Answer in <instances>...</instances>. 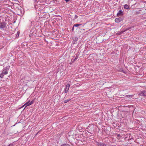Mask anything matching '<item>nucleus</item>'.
Returning a JSON list of instances; mask_svg holds the SVG:
<instances>
[{"mask_svg":"<svg viewBox=\"0 0 146 146\" xmlns=\"http://www.w3.org/2000/svg\"><path fill=\"white\" fill-rule=\"evenodd\" d=\"M9 70V69L7 68H4L2 71V73L4 74H7L8 73V71Z\"/></svg>","mask_w":146,"mask_h":146,"instance_id":"f257e3e1","label":"nucleus"},{"mask_svg":"<svg viewBox=\"0 0 146 146\" xmlns=\"http://www.w3.org/2000/svg\"><path fill=\"white\" fill-rule=\"evenodd\" d=\"M139 95L141 96H146V91L144 90L140 92L139 93Z\"/></svg>","mask_w":146,"mask_h":146,"instance_id":"f03ea898","label":"nucleus"},{"mask_svg":"<svg viewBox=\"0 0 146 146\" xmlns=\"http://www.w3.org/2000/svg\"><path fill=\"white\" fill-rule=\"evenodd\" d=\"M70 87V84H67L66 86V88L64 90L65 93H67Z\"/></svg>","mask_w":146,"mask_h":146,"instance_id":"7ed1b4c3","label":"nucleus"},{"mask_svg":"<svg viewBox=\"0 0 146 146\" xmlns=\"http://www.w3.org/2000/svg\"><path fill=\"white\" fill-rule=\"evenodd\" d=\"M6 25V23H3L1 24L0 25V28L1 29H3L5 28Z\"/></svg>","mask_w":146,"mask_h":146,"instance_id":"20e7f679","label":"nucleus"},{"mask_svg":"<svg viewBox=\"0 0 146 146\" xmlns=\"http://www.w3.org/2000/svg\"><path fill=\"white\" fill-rule=\"evenodd\" d=\"M33 102V101H32L31 102H26L24 106H26L31 105Z\"/></svg>","mask_w":146,"mask_h":146,"instance_id":"39448f33","label":"nucleus"},{"mask_svg":"<svg viewBox=\"0 0 146 146\" xmlns=\"http://www.w3.org/2000/svg\"><path fill=\"white\" fill-rule=\"evenodd\" d=\"M123 15V13L121 10H119L117 14V16H119Z\"/></svg>","mask_w":146,"mask_h":146,"instance_id":"423d86ee","label":"nucleus"},{"mask_svg":"<svg viewBox=\"0 0 146 146\" xmlns=\"http://www.w3.org/2000/svg\"><path fill=\"white\" fill-rule=\"evenodd\" d=\"M97 145L98 146H106V145L102 143H97Z\"/></svg>","mask_w":146,"mask_h":146,"instance_id":"0eeeda50","label":"nucleus"},{"mask_svg":"<svg viewBox=\"0 0 146 146\" xmlns=\"http://www.w3.org/2000/svg\"><path fill=\"white\" fill-rule=\"evenodd\" d=\"M121 21V18H116L115 19V21L116 23H119Z\"/></svg>","mask_w":146,"mask_h":146,"instance_id":"6e6552de","label":"nucleus"},{"mask_svg":"<svg viewBox=\"0 0 146 146\" xmlns=\"http://www.w3.org/2000/svg\"><path fill=\"white\" fill-rule=\"evenodd\" d=\"M124 8L126 9H129V6L127 4H125L124 5Z\"/></svg>","mask_w":146,"mask_h":146,"instance_id":"1a4fd4ad","label":"nucleus"},{"mask_svg":"<svg viewBox=\"0 0 146 146\" xmlns=\"http://www.w3.org/2000/svg\"><path fill=\"white\" fill-rule=\"evenodd\" d=\"M82 25V24H76L74 25V27H78L79 26H80Z\"/></svg>","mask_w":146,"mask_h":146,"instance_id":"9d476101","label":"nucleus"},{"mask_svg":"<svg viewBox=\"0 0 146 146\" xmlns=\"http://www.w3.org/2000/svg\"><path fill=\"white\" fill-rule=\"evenodd\" d=\"M60 146H70V145L67 143H65L62 145Z\"/></svg>","mask_w":146,"mask_h":146,"instance_id":"9b49d317","label":"nucleus"},{"mask_svg":"<svg viewBox=\"0 0 146 146\" xmlns=\"http://www.w3.org/2000/svg\"><path fill=\"white\" fill-rule=\"evenodd\" d=\"M4 74H3L2 73L0 74V77H1L2 78H3V76H4Z\"/></svg>","mask_w":146,"mask_h":146,"instance_id":"f8f14e48","label":"nucleus"},{"mask_svg":"<svg viewBox=\"0 0 146 146\" xmlns=\"http://www.w3.org/2000/svg\"><path fill=\"white\" fill-rule=\"evenodd\" d=\"M70 100V99H68L64 101V102L65 103H66L69 102Z\"/></svg>","mask_w":146,"mask_h":146,"instance_id":"ddd939ff","label":"nucleus"},{"mask_svg":"<svg viewBox=\"0 0 146 146\" xmlns=\"http://www.w3.org/2000/svg\"><path fill=\"white\" fill-rule=\"evenodd\" d=\"M132 96L131 95H127L126 96L127 97H132Z\"/></svg>","mask_w":146,"mask_h":146,"instance_id":"4468645a","label":"nucleus"},{"mask_svg":"<svg viewBox=\"0 0 146 146\" xmlns=\"http://www.w3.org/2000/svg\"><path fill=\"white\" fill-rule=\"evenodd\" d=\"M78 58V56L77 55L76 57H75V58L74 59V60H76L77 59V58Z\"/></svg>","mask_w":146,"mask_h":146,"instance_id":"2eb2a0df","label":"nucleus"},{"mask_svg":"<svg viewBox=\"0 0 146 146\" xmlns=\"http://www.w3.org/2000/svg\"><path fill=\"white\" fill-rule=\"evenodd\" d=\"M7 146H13V144L12 143H11Z\"/></svg>","mask_w":146,"mask_h":146,"instance_id":"dca6fc26","label":"nucleus"},{"mask_svg":"<svg viewBox=\"0 0 146 146\" xmlns=\"http://www.w3.org/2000/svg\"><path fill=\"white\" fill-rule=\"evenodd\" d=\"M35 23L34 21H32L31 23V24H34Z\"/></svg>","mask_w":146,"mask_h":146,"instance_id":"f3484780","label":"nucleus"},{"mask_svg":"<svg viewBox=\"0 0 146 146\" xmlns=\"http://www.w3.org/2000/svg\"><path fill=\"white\" fill-rule=\"evenodd\" d=\"M117 136H118V137H120V136H121L120 134H118L117 135Z\"/></svg>","mask_w":146,"mask_h":146,"instance_id":"a211bd4d","label":"nucleus"},{"mask_svg":"<svg viewBox=\"0 0 146 146\" xmlns=\"http://www.w3.org/2000/svg\"><path fill=\"white\" fill-rule=\"evenodd\" d=\"M17 35H18V36H19V32H17Z\"/></svg>","mask_w":146,"mask_h":146,"instance_id":"6ab92c4d","label":"nucleus"},{"mask_svg":"<svg viewBox=\"0 0 146 146\" xmlns=\"http://www.w3.org/2000/svg\"><path fill=\"white\" fill-rule=\"evenodd\" d=\"M69 1V0H65V1L66 2H67L68 1Z\"/></svg>","mask_w":146,"mask_h":146,"instance_id":"aec40b11","label":"nucleus"},{"mask_svg":"<svg viewBox=\"0 0 146 146\" xmlns=\"http://www.w3.org/2000/svg\"><path fill=\"white\" fill-rule=\"evenodd\" d=\"M74 27H73V28H72V30H74Z\"/></svg>","mask_w":146,"mask_h":146,"instance_id":"412c9836","label":"nucleus"},{"mask_svg":"<svg viewBox=\"0 0 146 146\" xmlns=\"http://www.w3.org/2000/svg\"><path fill=\"white\" fill-rule=\"evenodd\" d=\"M35 9H36V5H35Z\"/></svg>","mask_w":146,"mask_h":146,"instance_id":"4be33fe9","label":"nucleus"},{"mask_svg":"<svg viewBox=\"0 0 146 146\" xmlns=\"http://www.w3.org/2000/svg\"><path fill=\"white\" fill-rule=\"evenodd\" d=\"M35 23H36V21H35Z\"/></svg>","mask_w":146,"mask_h":146,"instance_id":"5701e85b","label":"nucleus"}]
</instances>
